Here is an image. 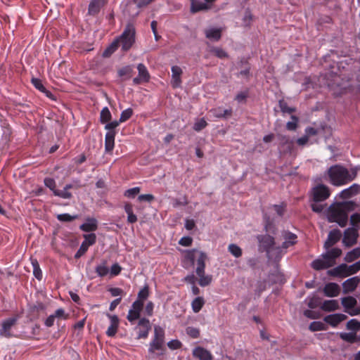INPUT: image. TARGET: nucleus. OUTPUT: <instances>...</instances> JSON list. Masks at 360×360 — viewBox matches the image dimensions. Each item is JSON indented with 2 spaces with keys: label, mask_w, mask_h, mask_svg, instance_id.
<instances>
[{
  "label": "nucleus",
  "mask_w": 360,
  "mask_h": 360,
  "mask_svg": "<svg viewBox=\"0 0 360 360\" xmlns=\"http://www.w3.org/2000/svg\"><path fill=\"white\" fill-rule=\"evenodd\" d=\"M357 205L354 201L334 202L327 210V219L329 222H336L341 227H345L348 221V213L356 209Z\"/></svg>",
  "instance_id": "nucleus-1"
},
{
  "label": "nucleus",
  "mask_w": 360,
  "mask_h": 360,
  "mask_svg": "<svg viewBox=\"0 0 360 360\" xmlns=\"http://www.w3.org/2000/svg\"><path fill=\"white\" fill-rule=\"evenodd\" d=\"M328 176L330 182L336 186L347 184L353 181L357 175L356 168L349 172L347 168L340 165H333L328 169Z\"/></svg>",
  "instance_id": "nucleus-2"
},
{
  "label": "nucleus",
  "mask_w": 360,
  "mask_h": 360,
  "mask_svg": "<svg viewBox=\"0 0 360 360\" xmlns=\"http://www.w3.org/2000/svg\"><path fill=\"white\" fill-rule=\"evenodd\" d=\"M342 255L340 248H335L322 255V259H316L311 263V267L315 270L326 269L335 264V259Z\"/></svg>",
  "instance_id": "nucleus-3"
},
{
  "label": "nucleus",
  "mask_w": 360,
  "mask_h": 360,
  "mask_svg": "<svg viewBox=\"0 0 360 360\" xmlns=\"http://www.w3.org/2000/svg\"><path fill=\"white\" fill-rule=\"evenodd\" d=\"M135 28L131 25H128L122 34L119 38V44L122 46V49L127 51L130 49L134 43L135 42Z\"/></svg>",
  "instance_id": "nucleus-4"
},
{
  "label": "nucleus",
  "mask_w": 360,
  "mask_h": 360,
  "mask_svg": "<svg viewBox=\"0 0 360 360\" xmlns=\"http://www.w3.org/2000/svg\"><path fill=\"white\" fill-rule=\"evenodd\" d=\"M313 201L322 202L330 196V190L328 186L319 184L313 188Z\"/></svg>",
  "instance_id": "nucleus-5"
},
{
  "label": "nucleus",
  "mask_w": 360,
  "mask_h": 360,
  "mask_svg": "<svg viewBox=\"0 0 360 360\" xmlns=\"http://www.w3.org/2000/svg\"><path fill=\"white\" fill-rule=\"evenodd\" d=\"M259 243V250L267 253L275 245L274 238L269 234L259 235L257 237Z\"/></svg>",
  "instance_id": "nucleus-6"
},
{
  "label": "nucleus",
  "mask_w": 360,
  "mask_h": 360,
  "mask_svg": "<svg viewBox=\"0 0 360 360\" xmlns=\"http://www.w3.org/2000/svg\"><path fill=\"white\" fill-rule=\"evenodd\" d=\"M359 234L354 228H348L344 232L342 243L346 247H352L357 243Z\"/></svg>",
  "instance_id": "nucleus-7"
},
{
  "label": "nucleus",
  "mask_w": 360,
  "mask_h": 360,
  "mask_svg": "<svg viewBox=\"0 0 360 360\" xmlns=\"http://www.w3.org/2000/svg\"><path fill=\"white\" fill-rule=\"evenodd\" d=\"M18 321V318L11 317L2 321L1 327L0 329V336L5 338H11L12 334L11 333V330L13 326L16 324Z\"/></svg>",
  "instance_id": "nucleus-8"
},
{
  "label": "nucleus",
  "mask_w": 360,
  "mask_h": 360,
  "mask_svg": "<svg viewBox=\"0 0 360 360\" xmlns=\"http://www.w3.org/2000/svg\"><path fill=\"white\" fill-rule=\"evenodd\" d=\"M341 237V231L339 229L330 231L328 235L327 240L324 243V248L328 250L330 247L337 243Z\"/></svg>",
  "instance_id": "nucleus-9"
},
{
  "label": "nucleus",
  "mask_w": 360,
  "mask_h": 360,
  "mask_svg": "<svg viewBox=\"0 0 360 360\" xmlns=\"http://www.w3.org/2000/svg\"><path fill=\"white\" fill-rule=\"evenodd\" d=\"M138 338H146L148 335L151 326L148 319L142 318L139 320Z\"/></svg>",
  "instance_id": "nucleus-10"
},
{
  "label": "nucleus",
  "mask_w": 360,
  "mask_h": 360,
  "mask_svg": "<svg viewBox=\"0 0 360 360\" xmlns=\"http://www.w3.org/2000/svg\"><path fill=\"white\" fill-rule=\"evenodd\" d=\"M360 283V278L358 276L350 278L342 283L343 292L347 294L353 292Z\"/></svg>",
  "instance_id": "nucleus-11"
},
{
  "label": "nucleus",
  "mask_w": 360,
  "mask_h": 360,
  "mask_svg": "<svg viewBox=\"0 0 360 360\" xmlns=\"http://www.w3.org/2000/svg\"><path fill=\"white\" fill-rule=\"evenodd\" d=\"M347 316L343 314H333L324 317V321L333 327H336L340 323L347 319Z\"/></svg>",
  "instance_id": "nucleus-12"
},
{
  "label": "nucleus",
  "mask_w": 360,
  "mask_h": 360,
  "mask_svg": "<svg viewBox=\"0 0 360 360\" xmlns=\"http://www.w3.org/2000/svg\"><path fill=\"white\" fill-rule=\"evenodd\" d=\"M107 316L110 319V325L106 331V334L109 337H113L115 335L117 331L119 326V319L116 315H110L109 314H107Z\"/></svg>",
  "instance_id": "nucleus-13"
},
{
  "label": "nucleus",
  "mask_w": 360,
  "mask_h": 360,
  "mask_svg": "<svg viewBox=\"0 0 360 360\" xmlns=\"http://www.w3.org/2000/svg\"><path fill=\"white\" fill-rule=\"evenodd\" d=\"M340 292V286L335 283H327L323 288L324 295L329 297H336Z\"/></svg>",
  "instance_id": "nucleus-14"
},
{
  "label": "nucleus",
  "mask_w": 360,
  "mask_h": 360,
  "mask_svg": "<svg viewBox=\"0 0 360 360\" xmlns=\"http://www.w3.org/2000/svg\"><path fill=\"white\" fill-rule=\"evenodd\" d=\"M182 74V70L177 65L172 67V85L174 88L180 86L181 83V75Z\"/></svg>",
  "instance_id": "nucleus-15"
},
{
  "label": "nucleus",
  "mask_w": 360,
  "mask_h": 360,
  "mask_svg": "<svg viewBox=\"0 0 360 360\" xmlns=\"http://www.w3.org/2000/svg\"><path fill=\"white\" fill-rule=\"evenodd\" d=\"M193 355L200 360H212V354L208 350L201 347H195L193 350Z\"/></svg>",
  "instance_id": "nucleus-16"
},
{
  "label": "nucleus",
  "mask_w": 360,
  "mask_h": 360,
  "mask_svg": "<svg viewBox=\"0 0 360 360\" xmlns=\"http://www.w3.org/2000/svg\"><path fill=\"white\" fill-rule=\"evenodd\" d=\"M210 6L200 0H191V13H196L202 11H207Z\"/></svg>",
  "instance_id": "nucleus-17"
},
{
  "label": "nucleus",
  "mask_w": 360,
  "mask_h": 360,
  "mask_svg": "<svg viewBox=\"0 0 360 360\" xmlns=\"http://www.w3.org/2000/svg\"><path fill=\"white\" fill-rule=\"evenodd\" d=\"M360 192V186L356 184H354L350 187L343 190L340 193V197L342 198L346 199L349 198Z\"/></svg>",
  "instance_id": "nucleus-18"
},
{
  "label": "nucleus",
  "mask_w": 360,
  "mask_h": 360,
  "mask_svg": "<svg viewBox=\"0 0 360 360\" xmlns=\"http://www.w3.org/2000/svg\"><path fill=\"white\" fill-rule=\"evenodd\" d=\"M79 229L85 232L94 231L98 229V221L95 218H88Z\"/></svg>",
  "instance_id": "nucleus-19"
},
{
  "label": "nucleus",
  "mask_w": 360,
  "mask_h": 360,
  "mask_svg": "<svg viewBox=\"0 0 360 360\" xmlns=\"http://www.w3.org/2000/svg\"><path fill=\"white\" fill-rule=\"evenodd\" d=\"M115 131H108L105 137V150L106 153H110L114 148Z\"/></svg>",
  "instance_id": "nucleus-20"
},
{
  "label": "nucleus",
  "mask_w": 360,
  "mask_h": 360,
  "mask_svg": "<svg viewBox=\"0 0 360 360\" xmlns=\"http://www.w3.org/2000/svg\"><path fill=\"white\" fill-rule=\"evenodd\" d=\"M207 259V255L203 252H199V257L197 259V263H196V269L195 272L196 274H200L204 273L205 268V261Z\"/></svg>",
  "instance_id": "nucleus-21"
},
{
  "label": "nucleus",
  "mask_w": 360,
  "mask_h": 360,
  "mask_svg": "<svg viewBox=\"0 0 360 360\" xmlns=\"http://www.w3.org/2000/svg\"><path fill=\"white\" fill-rule=\"evenodd\" d=\"M103 6V0H91L89 5L88 13L89 15H95L99 13L101 8Z\"/></svg>",
  "instance_id": "nucleus-22"
},
{
  "label": "nucleus",
  "mask_w": 360,
  "mask_h": 360,
  "mask_svg": "<svg viewBox=\"0 0 360 360\" xmlns=\"http://www.w3.org/2000/svg\"><path fill=\"white\" fill-rule=\"evenodd\" d=\"M340 307L338 302L335 300H326L323 302L321 308L326 311H333Z\"/></svg>",
  "instance_id": "nucleus-23"
},
{
  "label": "nucleus",
  "mask_w": 360,
  "mask_h": 360,
  "mask_svg": "<svg viewBox=\"0 0 360 360\" xmlns=\"http://www.w3.org/2000/svg\"><path fill=\"white\" fill-rule=\"evenodd\" d=\"M283 250L281 247H276L275 245L268 250L266 255L269 259L274 260H279L282 256Z\"/></svg>",
  "instance_id": "nucleus-24"
},
{
  "label": "nucleus",
  "mask_w": 360,
  "mask_h": 360,
  "mask_svg": "<svg viewBox=\"0 0 360 360\" xmlns=\"http://www.w3.org/2000/svg\"><path fill=\"white\" fill-rule=\"evenodd\" d=\"M341 302H342V306L345 308V310L352 309L357 304L356 300L352 296H347V297H342L341 299Z\"/></svg>",
  "instance_id": "nucleus-25"
},
{
  "label": "nucleus",
  "mask_w": 360,
  "mask_h": 360,
  "mask_svg": "<svg viewBox=\"0 0 360 360\" xmlns=\"http://www.w3.org/2000/svg\"><path fill=\"white\" fill-rule=\"evenodd\" d=\"M205 36L207 38L210 39H214L215 41H219L221 37V29H209L205 30Z\"/></svg>",
  "instance_id": "nucleus-26"
},
{
  "label": "nucleus",
  "mask_w": 360,
  "mask_h": 360,
  "mask_svg": "<svg viewBox=\"0 0 360 360\" xmlns=\"http://www.w3.org/2000/svg\"><path fill=\"white\" fill-rule=\"evenodd\" d=\"M359 257H360V247L356 248L348 252L346 254L344 260L347 262H352Z\"/></svg>",
  "instance_id": "nucleus-27"
},
{
  "label": "nucleus",
  "mask_w": 360,
  "mask_h": 360,
  "mask_svg": "<svg viewBox=\"0 0 360 360\" xmlns=\"http://www.w3.org/2000/svg\"><path fill=\"white\" fill-rule=\"evenodd\" d=\"M213 115L217 118H227L232 115L231 109H222L221 108H216L213 110Z\"/></svg>",
  "instance_id": "nucleus-28"
},
{
  "label": "nucleus",
  "mask_w": 360,
  "mask_h": 360,
  "mask_svg": "<svg viewBox=\"0 0 360 360\" xmlns=\"http://www.w3.org/2000/svg\"><path fill=\"white\" fill-rule=\"evenodd\" d=\"M205 304V300L202 297H195L191 302V307L195 313H198Z\"/></svg>",
  "instance_id": "nucleus-29"
},
{
  "label": "nucleus",
  "mask_w": 360,
  "mask_h": 360,
  "mask_svg": "<svg viewBox=\"0 0 360 360\" xmlns=\"http://www.w3.org/2000/svg\"><path fill=\"white\" fill-rule=\"evenodd\" d=\"M164 340L153 338L152 342L150 343L148 349L149 353L153 354L155 350H161L163 348Z\"/></svg>",
  "instance_id": "nucleus-30"
},
{
  "label": "nucleus",
  "mask_w": 360,
  "mask_h": 360,
  "mask_svg": "<svg viewBox=\"0 0 360 360\" xmlns=\"http://www.w3.org/2000/svg\"><path fill=\"white\" fill-rule=\"evenodd\" d=\"M134 70L130 65L125 66L118 70L120 77H124V79H129L132 77Z\"/></svg>",
  "instance_id": "nucleus-31"
},
{
  "label": "nucleus",
  "mask_w": 360,
  "mask_h": 360,
  "mask_svg": "<svg viewBox=\"0 0 360 360\" xmlns=\"http://www.w3.org/2000/svg\"><path fill=\"white\" fill-rule=\"evenodd\" d=\"M264 220L265 221L264 228L266 231L274 234L276 233V226L266 214H264Z\"/></svg>",
  "instance_id": "nucleus-32"
},
{
  "label": "nucleus",
  "mask_w": 360,
  "mask_h": 360,
  "mask_svg": "<svg viewBox=\"0 0 360 360\" xmlns=\"http://www.w3.org/2000/svg\"><path fill=\"white\" fill-rule=\"evenodd\" d=\"M139 71V77H140L143 82H148L150 79L149 73L146 67L143 63H139L137 66Z\"/></svg>",
  "instance_id": "nucleus-33"
},
{
  "label": "nucleus",
  "mask_w": 360,
  "mask_h": 360,
  "mask_svg": "<svg viewBox=\"0 0 360 360\" xmlns=\"http://www.w3.org/2000/svg\"><path fill=\"white\" fill-rule=\"evenodd\" d=\"M340 337L344 341L354 343L358 341L356 333H341Z\"/></svg>",
  "instance_id": "nucleus-34"
},
{
  "label": "nucleus",
  "mask_w": 360,
  "mask_h": 360,
  "mask_svg": "<svg viewBox=\"0 0 360 360\" xmlns=\"http://www.w3.org/2000/svg\"><path fill=\"white\" fill-rule=\"evenodd\" d=\"M120 46L119 41L115 39L103 53V57H109Z\"/></svg>",
  "instance_id": "nucleus-35"
},
{
  "label": "nucleus",
  "mask_w": 360,
  "mask_h": 360,
  "mask_svg": "<svg viewBox=\"0 0 360 360\" xmlns=\"http://www.w3.org/2000/svg\"><path fill=\"white\" fill-rule=\"evenodd\" d=\"M278 105L283 113L291 114L296 111L295 108L289 107L287 102L283 99H281L278 101Z\"/></svg>",
  "instance_id": "nucleus-36"
},
{
  "label": "nucleus",
  "mask_w": 360,
  "mask_h": 360,
  "mask_svg": "<svg viewBox=\"0 0 360 360\" xmlns=\"http://www.w3.org/2000/svg\"><path fill=\"white\" fill-rule=\"evenodd\" d=\"M229 252L235 257L238 258L242 255L241 248L233 243H231L228 247Z\"/></svg>",
  "instance_id": "nucleus-37"
},
{
  "label": "nucleus",
  "mask_w": 360,
  "mask_h": 360,
  "mask_svg": "<svg viewBox=\"0 0 360 360\" xmlns=\"http://www.w3.org/2000/svg\"><path fill=\"white\" fill-rule=\"evenodd\" d=\"M111 120V113L107 107L102 109L100 115V121L101 123H107Z\"/></svg>",
  "instance_id": "nucleus-38"
},
{
  "label": "nucleus",
  "mask_w": 360,
  "mask_h": 360,
  "mask_svg": "<svg viewBox=\"0 0 360 360\" xmlns=\"http://www.w3.org/2000/svg\"><path fill=\"white\" fill-rule=\"evenodd\" d=\"M347 329L353 330L354 333L360 330V321L356 319H351L347 323Z\"/></svg>",
  "instance_id": "nucleus-39"
},
{
  "label": "nucleus",
  "mask_w": 360,
  "mask_h": 360,
  "mask_svg": "<svg viewBox=\"0 0 360 360\" xmlns=\"http://www.w3.org/2000/svg\"><path fill=\"white\" fill-rule=\"evenodd\" d=\"M197 275L199 276L198 283L202 287L208 285L212 281V276H205V272Z\"/></svg>",
  "instance_id": "nucleus-40"
},
{
  "label": "nucleus",
  "mask_w": 360,
  "mask_h": 360,
  "mask_svg": "<svg viewBox=\"0 0 360 360\" xmlns=\"http://www.w3.org/2000/svg\"><path fill=\"white\" fill-rule=\"evenodd\" d=\"M32 264L33 266V274L34 276L38 279L41 280L42 278V272L40 269L39 264L37 259H33L32 261Z\"/></svg>",
  "instance_id": "nucleus-41"
},
{
  "label": "nucleus",
  "mask_w": 360,
  "mask_h": 360,
  "mask_svg": "<svg viewBox=\"0 0 360 360\" xmlns=\"http://www.w3.org/2000/svg\"><path fill=\"white\" fill-rule=\"evenodd\" d=\"M309 328L311 331H319L325 330V324L321 321H313L310 323Z\"/></svg>",
  "instance_id": "nucleus-42"
},
{
  "label": "nucleus",
  "mask_w": 360,
  "mask_h": 360,
  "mask_svg": "<svg viewBox=\"0 0 360 360\" xmlns=\"http://www.w3.org/2000/svg\"><path fill=\"white\" fill-rule=\"evenodd\" d=\"M210 51L219 58H228L229 56L228 53L224 50L219 47H213L211 49Z\"/></svg>",
  "instance_id": "nucleus-43"
},
{
  "label": "nucleus",
  "mask_w": 360,
  "mask_h": 360,
  "mask_svg": "<svg viewBox=\"0 0 360 360\" xmlns=\"http://www.w3.org/2000/svg\"><path fill=\"white\" fill-rule=\"evenodd\" d=\"M84 240L82 243H85L87 247L94 245L96 241V236L95 233H89L84 235Z\"/></svg>",
  "instance_id": "nucleus-44"
},
{
  "label": "nucleus",
  "mask_w": 360,
  "mask_h": 360,
  "mask_svg": "<svg viewBox=\"0 0 360 360\" xmlns=\"http://www.w3.org/2000/svg\"><path fill=\"white\" fill-rule=\"evenodd\" d=\"M133 115V110L131 108H127L123 110L120 115V122H124L128 120Z\"/></svg>",
  "instance_id": "nucleus-45"
},
{
  "label": "nucleus",
  "mask_w": 360,
  "mask_h": 360,
  "mask_svg": "<svg viewBox=\"0 0 360 360\" xmlns=\"http://www.w3.org/2000/svg\"><path fill=\"white\" fill-rule=\"evenodd\" d=\"M321 303V298L316 296H314L311 298H309L308 307L311 309H315L318 307Z\"/></svg>",
  "instance_id": "nucleus-46"
},
{
  "label": "nucleus",
  "mask_w": 360,
  "mask_h": 360,
  "mask_svg": "<svg viewBox=\"0 0 360 360\" xmlns=\"http://www.w3.org/2000/svg\"><path fill=\"white\" fill-rule=\"evenodd\" d=\"M336 269L339 274V277L344 278L349 276L347 272V265L346 264H341L336 266Z\"/></svg>",
  "instance_id": "nucleus-47"
},
{
  "label": "nucleus",
  "mask_w": 360,
  "mask_h": 360,
  "mask_svg": "<svg viewBox=\"0 0 360 360\" xmlns=\"http://www.w3.org/2000/svg\"><path fill=\"white\" fill-rule=\"evenodd\" d=\"M77 218V215L72 216V215H70L69 214H66V213L60 214L57 215V219L60 221H65V222L72 221V220H74Z\"/></svg>",
  "instance_id": "nucleus-48"
},
{
  "label": "nucleus",
  "mask_w": 360,
  "mask_h": 360,
  "mask_svg": "<svg viewBox=\"0 0 360 360\" xmlns=\"http://www.w3.org/2000/svg\"><path fill=\"white\" fill-rule=\"evenodd\" d=\"M96 272L99 276H105L109 272L108 268L105 266V263L98 265L96 268Z\"/></svg>",
  "instance_id": "nucleus-49"
},
{
  "label": "nucleus",
  "mask_w": 360,
  "mask_h": 360,
  "mask_svg": "<svg viewBox=\"0 0 360 360\" xmlns=\"http://www.w3.org/2000/svg\"><path fill=\"white\" fill-rule=\"evenodd\" d=\"M359 270H360V259L352 265H349V266L347 265V272L349 274V276L357 273Z\"/></svg>",
  "instance_id": "nucleus-50"
},
{
  "label": "nucleus",
  "mask_w": 360,
  "mask_h": 360,
  "mask_svg": "<svg viewBox=\"0 0 360 360\" xmlns=\"http://www.w3.org/2000/svg\"><path fill=\"white\" fill-rule=\"evenodd\" d=\"M165 332L164 330L159 326H155L154 328V338L160 340H164Z\"/></svg>",
  "instance_id": "nucleus-51"
},
{
  "label": "nucleus",
  "mask_w": 360,
  "mask_h": 360,
  "mask_svg": "<svg viewBox=\"0 0 360 360\" xmlns=\"http://www.w3.org/2000/svg\"><path fill=\"white\" fill-rule=\"evenodd\" d=\"M291 119L292 121L287 122L286 129L289 131H295L297 127L298 118L295 115H292Z\"/></svg>",
  "instance_id": "nucleus-52"
},
{
  "label": "nucleus",
  "mask_w": 360,
  "mask_h": 360,
  "mask_svg": "<svg viewBox=\"0 0 360 360\" xmlns=\"http://www.w3.org/2000/svg\"><path fill=\"white\" fill-rule=\"evenodd\" d=\"M207 125V122L204 118H201L198 120L193 125V129L196 131H200Z\"/></svg>",
  "instance_id": "nucleus-53"
},
{
  "label": "nucleus",
  "mask_w": 360,
  "mask_h": 360,
  "mask_svg": "<svg viewBox=\"0 0 360 360\" xmlns=\"http://www.w3.org/2000/svg\"><path fill=\"white\" fill-rule=\"evenodd\" d=\"M186 333L192 338H198L200 336V330L194 327H187Z\"/></svg>",
  "instance_id": "nucleus-54"
},
{
  "label": "nucleus",
  "mask_w": 360,
  "mask_h": 360,
  "mask_svg": "<svg viewBox=\"0 0 360 360\" xmlns=\"http://www.w3.org/2000/svg\"><path fill=\"white\" fill-rule=\"evenodd\" d=\"M141 188L139 187H134L129 188L124 192V196L127 198H134L139 193Z\"/></svg>",
  "instance_id": "nucleus-55"
},
{
  "label": "nucleus",
  "mask_w": 360,
  "mask_h": 360,
  "mask_svg": "<svg viewBox=\"0 0 360 360\" xmlns=\"http://www.w3.org/2000/svg\"><path fill=\"white\" fill-rule=\"evenodd\" d=\"M54 195L64 199H70L72 198V193L66 191L65 188L62 191L56 190L54 191Z\"/></svg>",
  "instance_id": "nucleus-56"
},
{
  "label": "nucleus",
  "mask_w": 360,
  "mask_h": 360,
  "mask_svg": "<svg viewBox=\"0 0 360 360\" xmlns=\"http://www.w3.org/2000/svg\"><path fill=\"white\" fill-rule=\"evenodd\" d=\"M149 291L147 285L144 286L138 293V300L143 301L148 297Z\"/></svg>",
  "instance_id": "nucleus-57"
},
{
  "label": "nucleus",
  "mask_w": 360,
  "mask_h": 360,
  "mask_svg": "<svg viewBox=\"0 0 360 360\" xmlns=\"http://www.w3.org/2000/svg\"><path fill=\"white\" fill-rule=\"evenodd\" d=\"M88 248H89L87 247L86 243H82L81 244L79 250H77V252L75 255V259H79V257H81L83 255L85 254V252L87 251Z\"/></svg>",
  "instance_id": "nucleus-58"
},
{
  "label": "nucleus",
  "mask_w": 360,
  "mask_h": 360,
  "mask_svg": "<svg viewBox=\"0 0 360 360\" xmlns=\"http://www.w3.org/2000/svg\"><path fill=\"white\" fill-rule=\"evenodd\" d=\"M320 202H315L311 204V210L316 213H321L324 209L326 205H322L319 203Z\"/></svg>",
  "instance_id": "nucleus-59"
},
{
  "label": "nucleus",
  "mask_w": 360,
  "mask_h": 360,
  "mask_svg": "<svg viewBox=\"0 0 360 360\" xmlns=\"http://www.w3.org/2000/svg\"><path fill=\"white\" fill-rule=\"evenodd\" d=\"M32 84L34 86L36 89L39 90L41 92L46 91V88L44 86V85L41 83V81L39 79L32 78Z\"/></svg>",
  "instance_id": "nucleus-60"
},
{
  "label": "nucleus",
  "mask_w": 360,
  "mask_h": 360,
  "mask_svg": "<svg viewBox=\"0 0 360 360\" xmlns=\"http://www.w3.org/2000/svg\"><path fill=\"white\" fill-rule=\"evenodd\" d=\"M139 316H140V313L136 311H134L132 309H129V313H128V315H127V319H128V321L129 322H133L134 321L139 319Z\"/></svg>",
  "instance_id": "nucleus-61"
},
{
  "label": "nucleus",
  "mask_w": 360,
  "mask_h": 360,
  "mask_svg": "<svg viewBox=\"0 0 360 360\" xmlns=\"http://www.w3.org/2000/svg\"><path fill=\"white\" fill-rule=\"evenodd\" d=\"M44 184L46 187L49 188L53 193L56 191V181L51 178H45Z\"/></svg>",
  "instance_id": "nucleus-62"
},
{
  "label": "nucleus",
  "mask_w": 360,
  "mask_h": 360,
  "mask_svg": "<svg viewBox=\"0 0 360 360\" xmlns=\"http://www.w3.org/2000/svg\"><path fill=\"white\" fill-rule=\"evenodd\" d=\"M193 242V239L190 236H184L180 239L179 243L184 247L191 246Z\"/></svg>",
  "instance_id": "nucleus-63"
},
{
  "label": "nucleus",
  "mask_w": 360,
  "mask_h": 360,
  "mask_svg": "<svg viewBox=\"0 0 360 360\" xmlns=\"http://www.w3.org/2000/svg\"><path fill=\"white\" fill-rule=\"evenodd\" d=\"M350 223L352 226H356L360 223V214L354 213L350 217Z\"/></svg>",
  "instance_id": "nucleus-64"
}]
</instances>
